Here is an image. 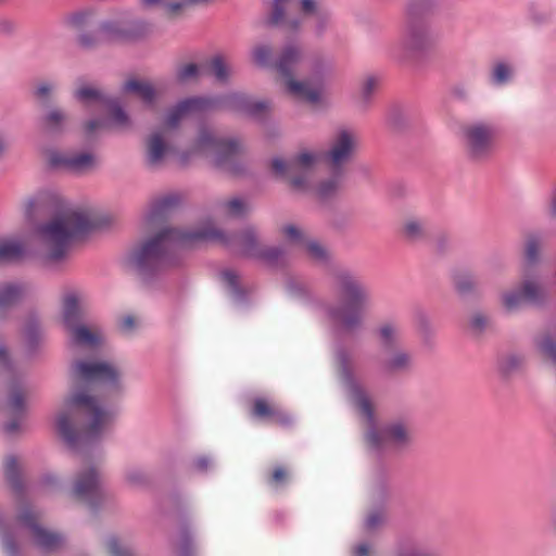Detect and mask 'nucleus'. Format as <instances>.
I'll return each mask as SVG.
<instances>
[{"instance_id":"a878e982","label":"nucleus","mask_w":556,"mask_h":556,"mask_svg":"<svg viewBox=\"0 0 556 556\" xmlns=\"http://www.w3.org/2000/svg\"><path fill=\"white\" fill-rule=\"evenodd\" d=\"M526 367V358L520 354H507L498 362V369L502 375L509 377L522 371Z\"/></svg>"},{"instance_id":"2f4dec72","label":"nucleus","mask_w":556,"mask_h":556,"mask_svg":"<svg viewBox=\"0 0 556 556\" xmlns=\"http://www.w3.org/2000/svg\"><path fill=\"white\" fill-rule=\"evenodd\" d=\"M381 342L384 346L391 348L401 340V329L394 323H386L379 328Z\"/></svg>"},{"instance_id":"5fc2aeb1","label":"nucleus","mask_w":556,"mask_h":556,"mask_svg":"<svg viewBox=\"0 0 556 556\" xmlns=\"http://www.w3.org/2000/svg\"><path fill=\"white\" fill-rule=\"evenodd\" d=\"M127 480L134 485L139 484L143 481V476L140 471L134 470L127 473Z\"/></svg>"},{"instance_id":"a18cd8bd","label":"nucleus","mask_w":556,"mask_h":556,"mask_svg":"<svg viewBox=\"0 0 556 556\" xmlns=\"http://www.w3.org/2000/svg\"><path fill=\"white\" fill-rule=\"evenodd\" d=\"M489 326L490 319L485 315L481 313H476L472 315L470 327L477 334L482 333L485 329H488Z\"/></svg>"},{"instance_id":"79ce46f5","label":"nucleus","mask_w":556,"mask_h":556,"mask_svg":"<svg viewBox=\"0 0 556 556\" xmlns=\"http://www.w3.org/2000/svg\"><path fill=\"white\" fill-rule=\"evenodd\" d=\"M9 407L13 415L20 414L24 409V397L20 388L11 387Z\"/></svg>"},{"instance_id":"20e7f679","label":"nucleus","mask_w":556,"mask_h":556,"mask_svg":"<svg viewBox=\"0 0 556 556\" xmlns=\"http://www.w3.org/2000/svg\"><path fill=\"white\" fill-rule=\"evenodd\" d=\"M112 422V413L86 393L67 397L56 417L58 431L72 447L100 439L110 430Z\"/></svg>"},{"instance_id":"cd10ccee","label":"nucleus","mask_w":556,"mask_h":556,"mask_svg":"<svg viewBox=\"0 0 556 556\" xmlns=\"http://www.w3.org/2000/svg\"><path fill=\"white\" fill-rule=\"evenodd\" d=\"M428 40L427 31L420 27H408L402 38V45L407 50L421 49Z\"/></svg>"},{"instance_id":"c9c22d12","label":"nucleus","mask_w":556,"mask_h":556,"mask_svg":"<svg viewBox=\"0 0 556 556\" xmlns=\"http://www.w3.org/2000/svg\"><path fill=\"white\" fill-rule=\"evenodd\" d=\"M176 204L175 197H165L160 199L153 204V207L148 216L149 223H153L156 218L162 217L167 210Z\"/></svg>"},{"instance_id":"dca6fc26","label":"nucleus","mask_w":556,"mask_h":556,"mask_svg":"<svg viewBox=\"0 0 556 556\" xmlns=\"http://www.w3.org/2000/svg\"><path fill=\"white\" fill-rule=\"evenodd\" d=\"M356 147V135L349 129L341 128L333 135L329 150L324 157L332 169H338L350 161Z\"/></svg>"},{"instance_id":"0eeeda50","label":"nucleus","mask_w":556,"mask_h":556,"mask_svg":"<svg viewBox=\"0 0 556 556\" xmlns=\"http://www.w3.org/2000/svg\"><path fill=\"white\" fill-rule=\"evenodd\" d=\"M337 288L344 303L340 308H330L329 317L344 330H355L362 325L364 312L369 305V291L348 273L338 275Z\"/></svg>"},{"instance_id":"7ed1b4c3","label":"nucleus","mask_w":556,"mask_h":556,"mask_svg":"<svg viewBox=\"0 0 556 556\" xmlns=\"http://www.w3.org/2000/svg\"><path fill=\"white\" fill-rule=\"evenodd\" d=\"M102 225L103 220L92 208L64 210L37 228L38 255L45 262H60L75 242Z\"/></svg>"},{"instance_id":"1a4fd4ad","label":"nucleus","mask_w":556,"mask_h":556,"mask_svg":"<svg viewBox=\"0 0 556 556\" xmlns=\"http://www.w3.org/2000/svg\"><path fill=\"white\" fill-rule=\"evenodd\" d=\"M320 156L319 153L305 150L289 162L278 157L274 159L271 169L277 176L288 180L294 190L305 191L308 189L311 172Z\"/></svg>"},{"instance_id":"4c0bfd02","label":"nucleus","mask_w":556,"mask_h":556,"mask_svg":"<svg viewBox=\"0 0 556 556\" xmlns=\"http://www.w3.org/2000/svg\"><path fill=\"white\" fill-rule=\"evenodd\" d=\"M340 188V178L338 176L331 177L319 184L316 193L320 199H328L334 195Z\"/></svg>"},{"instance_id":"9b49d317","label":"nucleus","mask_w":556,"mask_h":556,"mask_svg":"<svg viewBox=\"0 0 556 556\" xmlns=\"http://www.w3.org/2000/svg\"><path fill=\"white\" fill-rule=\"evenodd\" d=\"M240 146L233 140L215 138L207 129H201L192 147V153L211 156L216 166L232 172L231 164L237 160Z\"/></svg>"},{"instance_id":"680f3d73","label":"nucleus","mask_w":556,"mask_h":556,"mask_svg":"<svg viewBox=\"0 0 556 556\" xmlns=\"http://www.w3.org/2000/svg\"><path fill=\"white\" fill-rule=\"evenodd\" d=\"M195 466H197L200 470H204V469H206V467L208 466V462H207V459H205V458H200V459H198V460H197Z\"/></svg>"},{"instance_id":"e2e57ef3","label":"nucleus","mask_w":556,"mask_h":556,"mask_svg":"<svg viewBox=\"0 0 556 556\" xmlns=\"http://www.w3.org/2000/svg\"><path fill=\"white\" fill-rule=\"evenodd\" d=\"M162 0H141L144 7H152L159 4Z\"/></svg>"},{"instance_id":"774afa93","label":"nucleus","mask_w":556,"mask_h":556,"mask_svg":"<svg viewBox=\"0 0 556 556\" xmlns=\"http://www.w3.org/2000/svg\"><path fill=\"white\" fill-rule=\"evenodd\" d=\"M5 544H7V548H8V549H11V545H10V543H9V542H7Z\"/></svg>"},{"instance_id":"412c9836","label":"nucleus","mask_w":556,"mask_h":556,"mask_svg":"<svg viewBox=\"0 0 556 556\" xmlns=\"http://www.w3.org/2000/svg\"><path fill=\"white\" fill-rule=\"evenodd\" d=\"M533 346L539 355L556 369V324L538 332L533 338Z\"/></svg>"},{"instance_id":"c756f323","label":"nucleus","mask_w":556,"mask_h":556,"mask_svg":"<svg viewBox=\"0 0 556 556\" xmlns=\"http://www.w3.org/2000/svg\"><path fill=\"white\" fill-rule=\"evenodd\" d=\"M204 72L213 75L219 81H226L230 75V67L223 56L217 55L204 65Z\"/></svg>"},{"instance_id":"2eb2a0df","label":"nucleus","mask_w":556,"mask_h":556,"mask_svg":"<svg viewBox=\"0 0 556 556\" xmlns=\"http://www.w3.org/2000/svg\"><path fill=\"white\" fill-rule=\"evenodd\" d=\"M367 443L371 447L383 448L388 446L404 447L412 441L409 428L402 422H393L380 429L370 428L366 433Z\"/></svg>"},{"instance_id":"37998d69","label":"nucleus","mask_w":556,"mask_h":556,"mask_svg":"<svg viewBox=\"0 0 556 556\" xmlns=\"http://www.w3.org/2000/svg\"><path fill=\"white\" fill-rule=\"evenodd\" d=\"M253 60L256 64L267 66L271 64V49L267 46H257L253 50Z\"/></svg>"},{"instance_id":"4468645a","label":"nucleus","mask_w":556,"mask_h":556,"mask_svg":"<svg viewBox=\"0 0 556 556\" xmlns=\"http://www.w3.org/2000/svg\"><path fill=\"white\" fill-rule=\"evenodd\" d=\"M72 495L90 507H94L102 500V479L96 467L88 465L77 473L73 482Z\"/></svg>"},{"instance_id":"13d9d810","label":"nucleus","mask_w":556,"mask_h":556,"mask_svg":"<svg viewBox=\"0 0 556 556\" xmlns=\"http://www.w3.org/2000/svg\"><path fill=\"white\" fill-rule=\"evenodd\" d=\"M356 556H368L369 555V546L367 544H361L355 548Z\"/></svg>"},{"instance_id":"5701e85b","label":"nucleus","mask_w":556,"mask_h":556,"mask_svg":"<svg viewBox=\"0 0 556 556\" xmlns=\"http://www.w3.org/2000/svg\"><path fill=\"white\" fill-rule=\"evenodd\" d=\"M27 289L21 283H4L0 286V313L17 303Z\"/></svg>"},{"instance_id":"09e8293b","label":"nucleus","mask_w":556,"mask_h":556,"mask_svg":"<svg viewBox=\"0 0 556 556\" xmlns=\"http://www.w3.org/2000/svg\"><path fill=\"white\" fill-rule=\"evenodd\" d=\"M223 281L231 288L233 291H237L239 285V276L233 270H225L222 274Z\"/></svg>"},{"instance_id":"b1692460","label":"nucleus","mask_w":556,"mask_h":556,"mask_svg":"<svg viewBox=\"0 0 556 556\" xmlns=\"http://www.w3.org/2000/svg\"><path fill=\"white\" fill-rule=\"evenodd\" d=\"M413 357L405 351H395L384 362V369L390 374L403 372L410 369Z\"/></svg>"},{"instance_id":"ea45409f","label":"nucleus","mask_w":556,"mask_h":556,"mask_svg":"<svg viewBox=\"0 0 556 556\" xmlns=\"http://www.w3.org/2000/svg\"><path fill=\"white\" fill-rule=\"evenodd\" d=\"M454 285L459 293L468 294L475 291L477 281L469 274H459L454 277Z\"/></svg>"},{"instance_id":"de8ad7c7","label":"nucleus","mask_w":556,"mask_h":556,"mask_svg":"<svg viewBox=\"0 0 556 556\" xmlns=\"http://www.w3.org/2000/svg\"><path fill=\"white\" fill-rule=\"evenodd\" d=\"M288 0H274V10L271 14V23L278 24L282 21L285 14V4Z\"/></svg>"},{"instance_id":"58836bf2","label":"nucleus","mask_w":556,"mask_h":556,"mask_svg":"<svg viewBox=\"0 0 556 556\" xmlns=\"http://www.w3.org/2000/svg\"><path fill=\"white\" fill-rule=\"evenodd\" d=\"M201 74L199 66L194 63H187L178 67L176 77L180 83L198 79Z\"/></svg>"},{"instance_id":"603ef678","label":"nucleus","mask_w":556,"mask_h":556,"mask_svg":"<svg viewBox=\"0 0 556 556\" xmlns=\"http://www.w3.org/2000/svg\"><path fill=\"white\" fill-rule=\"evenodd\" d=\"M301 11L304 14H313L316 12V3L314 0H301Z\"/></svg>"},{"instance_id":"9d476101","label":"nucleus","mask_w":556,"mask_h":556,"mask_svg":"<svg viewBox=\"0 0 556 556\" xmlns=\"http://www.w3.org/2000/svg\"><path fill=\"white\" fill-rule=\"evenodd\" d=\"M75 96L80 102L87 105L97 103L111 114L110 123L102 119L89 121L85 126L87 135H92L98 129H105L110 125L122 129L129 127L130 119L118 103L114 99L104 97L98 89L84 86L77 89Z\"/></svg>"},{"instance_id":"473e14b6","label":"nucleus","mask_w":556,"mask_h":556,"mask_svg":"<svg viewBox=\"0 0 556 556\" xmlns=\"http://www.w3.org/2000/svg\"><path fill=\"white\" fill-rule=\"evenodd\" d=\"M514 70L508 63L498 61L493 65L491 72L492 83L495 85L507 84L511 79Z\"/></svg>"},{"instance_id":"3c124183","label":"nucleus","mask_w":556,"mask_h":556,"mask_svg":"<svg viewBox=\"0 0 556 556\" xmlns=\"http://www.w3.org/2000/svg\"><path fill=\"white\" fill-rule=\"evenodd\" d=\"M0 367L8 372H12L13 370L9 356L3 348H0Z\"/></svg>"},{"instance_id":"6e6d98bb","label":"nucleus","mask_w":556,"mask_h":556,"mask_svg":"<svg viewBox=\"0 0 556 556\" xmlns=\"http://www.w3.org/2000/svg\"><path fill=\"white\" fill-rule=\"evenodd\" d=\"M381 521V516L377 513L370 514L367 518V527L374 528Z\"/></svg>"},{"instance_id":"69168bd1","label":"nucleus","mask_w":556,"mask_h":556,"mask_svg":"<svg viewBox=\"0 0 556 556\" xmlns=\"http://www.w3.org/2000/svg\"><path fill=\"white\" fill-rule=\"evenodd\" d=\"M45 483H51L52 482V478L51 477H47L43 481Z\"/></svg>"},{"instance_id":"f3484780","label":"nucleus","mask_w":556,"mask_h":556,"mask_svg":"<svg viewBox=\"0 0 556 556\" xmlns=\"http://www.w3.org/2000/svg\"><path fill=\"white\" fill-rule=\"evenodd\" d=\"M281 235L290 245L305 250L313 261L317 263H326L328 261L329 251L318 241L311 240L302 228L288 224L281 228Z\"/></svg>"},{"instance_id":"a211bd4d","label":"nucleus","mask_w":556,"mask_h":556,"mask_svg":"<svg viewBox=\"0 0 556 556\" xmlns=\"http://www.w3.org/2000/svg\"><path fill=\"white\" fill-rule=\"evenodd\" d=\"M18 521L30 531L36 545L41 549L51 552L62 545V538L59 534L49 532L40 527L38 516L29 508H25L20 514Z\"/></svg>"},{"instance_id":"338daca9","label":"nucleus","mask_w":556,"mask_h":556,"mask_svg":"<svg viewBox=\"0 0 556 556\" xmlns=\"http://www.w3.org/2000/svg\"><path fill=\"white\" fill-rule=\"evenodd\" d=\"M80 40H81V43H83V45H85V46H88V45H89V42H87V41L85 40V38H84V37H81V39H80Z\"/></svg>"},{"instance_id":"ddd939ff","label":"nucleus","mask_w":556,"mask_h":556,"mask_svg":"<svg viewBox=\"0 0 556 556\" xmlns=\"http://www.w3.org/2000/svg\"><path fill=\"white\" fill-rule=\"evenodd\" d=\"M496 132L493 126L477 123L465 128V143L469 156L476 161L489 157L495 148Z\"/></svg>"},{"instance_id":"f03ea898","label":"nucleus","mask_w":556,"mask_h":556,"mask_svg":"<svg viewBox=\"0 0 556 556\" xmlns=\"http://www.w3.org/2000/svg\"><path fill=\"white\" fill-rule=\"evenodd\" d=\"M223 106L229 111L251 117H265L270 111V103L256 100L244 93H230L223 98L192 97L180 101L170 109L163 122V128L153 131L147 139L146 159L151 167L161 165L170 151L167 132L178 127L180 122L193 114Z\"/></svg>"},{"instance_id":"0e129e2a","label":"nucleus","mask_w":556,"mask_h":556,"mask_svg":"<svg viewBox=\"0 0 556 556\" xmlns=\"http://www.w3.org/2000/svg\"><path fill=\"white\" fill-rule=\"evenodd\" d=\"M4 151V143L3 141L0 139V154Z\"/></svg>"},{"instance_id":"f8f14e48","label":"nucleus","mask_w":556,"mask_h":556,"mask_svg":"<svg viewBox=\"0 0 556 556\" xmlns=\"http://www.w3.org/2000/svg\"><path fill=\"white\" fill-rule=\"evenodd\" d=\"M72 370L75 379L80 382L121 389V371L111 363L78 361L73 365Z\"/></svg>"},{"instance_id":"8fccbe9b","label":"nucleus","mask_w":556,"mask_h":556,"mask_svg":"<svg viewBox=\"0 0 556 556\" xmlns=\"http://www.w3.org/2000/svg\"><path fill=\"white\" fill-rule=\"evenodd\" d=\"M136 318L131 315L124 316L119 321V328L123 332L129 333L136 328Z\"/></svg>"},{"instance_id":"4be33fe9","label":"nucleus","mask_w":556,"mask_h":556,"mask_svg":"<svg viewBox=\"0 0 556 556\" xmlns=\"http://www.w3.org/2000/svg\"><path fill=\"white\" fill-rule=\"evenodd\" d=\"M124 92L138 96L144 103L152 104L156 97V91L151 83L147 80L131 78L123 87Z\"/></svg>"},{"instance_id":"c85d7f7f","label":"nucleus","mask_w":556,"mask_h":556,"mask_svg":"<svg viewBox=\"0 0 556 556\" xmlns=\"http://www.w3.org/2000/svg\"><path fill=\"white\" fill-rule=\"evenodd\" d=\"M67 115L60 110L50 111L43 118V129L49 134H59L64 130Z\"/></svg>"},{"instance_id":"72a5a7b5","label":"nucleus","mask_w":556,"mask_h":556,"mask_svg":"<svg viewBox=\"0 0 556 556\" xmlns=\"http://www.w3.org/2000/svg\"><path fill=\"white\" fill-rule=\"evenodd\" d=\"M402 231L405 238L415 241L421 239L426 235V227L421 220L409 218L404 223Z\"/></svg>"},{"instance_id":"052dcab7","label":"nucleus","mask_w":556,"mask_h":556,"mask_svg":"<svg viewBox=\"0 0 556 556\" xmlns=\"http://www.w3.org/2000/svg\"><path fill=\"white\" fill-rule=\"evenodd\" d=\"M402 556H431V555H429L428 553L422 552L420 549H414L412 552H407V553L403 554Z\"/></svg>"},{"instance_id":"49530a36","label":"nucleus","mask_w":556,"mask_h":556,"mask_svg":"<svg viewBox=\"0 0 556 556\" xmlns=\"http://www.w3.org/2000/svg\"><path fill=\"white\" fill-rule=\"evenodd\" d=\"M378 80L375 77H367L361 88V97L364 102H367L371 93L376 90Z\"/></svg>"},{"instance_id":"a19ab883","label":"nucleus","mask_w":556,"mask_h":556,"mask_svg":"<svg viewBox=\"0 0 556 556\" xmlns=\"http://www.w3.org/2000/svg\"><path fill=\"white\" fill-rule=\"evenodd\" d=\"M355 404L368 424L374 421V408L370 400L362 392L355 394Z\"/></svg>"},{"instance_id":"4d7b16f0","label":"nucleus","mask_w":556,"mask_h":556,"mask_svg":"<svg viewBox=\"0 0 556 556\" xmlns=\"http://www.w3.org/2000/svg\"><path fill=\"white\" fill-rule=\"evenodd\" d=\"M18 427H20L18 421L17 420H12V421L8 422L4 426V430H5L7 433L12 434L15 431H17Z\"/></svg>"},{"instance_id":"7c9ffc66","label":"nucleus","mask_w":556,"mask_h":556,"mask_svg":"<svg viewBox=\"0 0 556 556\" xmlns=\"http://www.w3.org/2000/svg\"><path fill=\"white\" fill-rule=\"evenodd\" d=\"M5 478L14 492L20 493L22 481L20 478L18 464L14 456H9L4 462Z\"/></svg>"},{"instance_id":"f704fd0d","label":"nucleus","mask_w":556,"mask_h":556,"mask_svg":"<svg viewBox=\"0 0 556 556\" xmlns=\"http://www.w3.org/2000/svg\"><path fill=\"white\" fill-rule=\"evenodd\" d=\"M289 480V470L287 467L278 465L266 477V483L274 489L283 486Z\"/></svg>"},{"instance_id":"e433bc0d","label":"nucleus","mask_w":556,"mask_h":556,"mask_svg":"<svg viewBox=\"0 0 556 556\" xmlns=\"http://www.w3.org/2000/svg\"><path fill=\"white\" fill-rule=\"evenodd\" d=\"M166 1V14L169 17H175L179 15V13L193 4L204 3L208 0H165Z\"/></svg>"},{"instance_id":"423d86ee","label":"nucleus","mask_w":556,"mask_h":556,"mask_svg":"<svg viewBox=\"0 0 556 556\" xmlns=\"http://www.w3.org/2000/svg\"><path fill=\"white\" fill-rule=\"evenodd\" d=\"M303 65V51L296 43H287L277 61L275 68L282 79L283 87L291 97L311 104L321 101L324 94V81L319 75L306 80H298L294 74Z\"/></svg>"},{"instance_id":"864d4df0","label":"nucleus","mask_w":556,"mask_h":556,"mask_svg":"<svg viewBox=\"0 0 556 556\" xmlns=\"http://www.w3.org/2000/svg\"><path fill=\"white\" fill-rule=\"evenodd\" d=\"M52 90V86L48 83H42L37 87L36 94L39 98H46Z\"/></svg>"},{"instance_id":"c03bdc74","label":"nucleus","mask_w":556,"mask_h":556,"mask_svg":"<svg viewBox=\"0 0 556 556\" xmlns=\"http://www.w3.org/2000/svg\"><path fill=\"white\" fill-rule=\"evenodd\" d=\"M106 544L111 556H134L131 549L122 545L116 538H111Z\"/></svg>"},{"instance_id":"393cba45","label":"nucleus","mask_w":556,"mask_h":556,"mask_svg":"<svg viewBox=\"0 0 556 556\" xmlns=\"http://www.w3.org/2000/svg\"><path fill=\"white\" fill-rule=\"evenodd\" d=\"M25 254V245L14 239L0 240V262L16 261Z\"/></svg>"},{"instance_id":"6ab92c4d","label":"nucleus","mask_w":556,"mask_h":556,"mask_svg":"<svg viewBox=\"0 0 556 556\" xmlns=\"http://www.w3.org/2000/svg\"><path fill=\"white\" fill-rule=\"evenodd\" d=\"M250 414L252 417L281 427L292 422L291 416L276 402L267 397H255L252 401Z\"/></svg>"},{"instance_id":"aec40b11","label":"nucleus","mask_w":556,"mask_h":556,"mask_svg":"<svg viewBox=\"0 0 556 556\" xmlns=\"http://www.w3.org/2000/svg\"><path fill=\"white\" fill-rule=\"evenodd\" d=\"M51 164L75 174H84L92 169L97 161L92 154L83 152L73 155L53 154L51 156Z\"/></svg>"},{"instance_id":"bb28decb","label":"nucleus","mask_w":556,"mask_h":556,"mask_svg":"<svg viewBox=\"0 0 556 556\" xmlns=\"http://www.w3.org/2000/svg\"><path fill=\"white\" fill-rule=\"evenodd\" d=\"M219 213L227 217H243L250 212V205L241 198H231L218 205Z\"/></svg>"},{"instance_id":"f257e3e1","label":"nucleus","mask_w":556,"mask_h":556,"mask_svg":"<svg viewBox=\"0 0 556 556\" xmlns=\"http://www.w3.org/2000/svg\"><path fill=\"white\" fill-rule=\"evenodd\" d=\"M202 241L220 242L231 247L241 255L269 262L277 261L280 254L276 248L263 247L256 231L251 227L242 230L235 238H228L212 225H207L195 231L164 228L131 253V262L142 271L169 266L175 264L174 255L177 252Z\"/></svg>"},{"instance_id":"6e6552de","label":"nucleus","mask_w":556,"mask_h":556,"mask_svg":"<svg viewBox=\"0 0 556 556\" xmlns=\"http://www.w3.org/2000/svg\"><path fill=\"white\" fill-rule=\"evenodd\" d=\"M86 306L75 293H68L62 302V323L70 334L72 344L94 349L102 342V333L96 326L86 325Z\"/></svg>"},{"instance_id":"39448f33","label":"nucleus","mask_w":556,"mask_h":556,"mask_svg":"<svg viewBox=\"0 0 556 556\" xmlns=\"http://www.w3.org/2000/svg\"><path fill=\"white\" fill-rule=\"evenodd\" d=\"M542 248L540 237L531 235L525 244L526 266L519 289L502 294L503 307L511 313L518 311L527 303H540L547 296V289L556 285V264L534 268Z\"/></svg>"},{"instance_id":"bf43d9fd","label":"nucleus","mask_w":556,"mask_h":556,"mask_svg":"<svg viewBox=\"0 0 556 556\" xmlns=\"http://www.w3.org/2000/svg\"><path fill=\"white\" fill-rule=\"evenodd\" d=\"M549 214L553 217H556V188L552 195L551 203H549Z\"/></svg>"}]
</instances>
